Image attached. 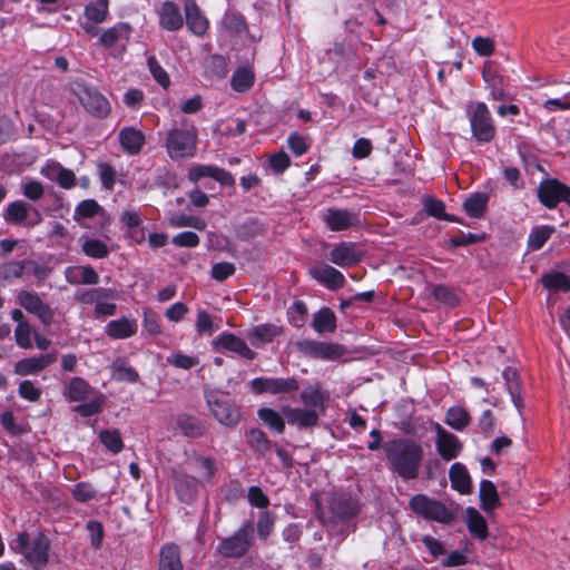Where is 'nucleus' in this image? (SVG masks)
<instances>
[{
  "instance_id": "1",
  "label": "nucleus",
  "mask_w": 570,
  "mask_h": 570,
  "mask_svg": "<svg viewBox=\"0 0 570 570\" xmlns=\"http://www.w3.org/2000/svg\"><path fill=\"white\" fill-rule=\"evenodd\" d=\"M382 450L390 471L403 481L419 476L424 450L420 443L409 438H395L383 442Z\"/></svg>"
},
{
  "instance_id": "2",
  "label": "nucleus",
  "mask_w": 570,
  "mask_h": 570,
  "mask_svg": "<svg viewBox=\"0 0 570 570\" xmlns=\"http://www.w3.org/2000/svg\"><path fill=\"white\" fill-rule=\"evenodd\" d=\"M17 551L21 553L32 570H45L50 561V540L42 532L31 539L29 532L22 531L18 533Z\"/></svg>"
},
{
  "instance_id": "3",
  "label": "nucleus",
  "mask_w": 570,
  "mask_h": 570,
  "mask_svg": "<svg viewBox=\"0 0 570 570\" xmlns=\"http://www.w3.org/2000/svg\"><path fill=\"white\" fill-rule=\"evenodd\" d=\"M181 125L180 128H171L165 140L167 154L173 160L193 157L196 154L198 130L187 120Z\"/></svg>"
},
{
  "instance_id": "4",
  "label": "nucleus",
  "mask_w": 570,
  "mask_h": 570,
  "mask_svg": "<svg viewBox=\"0 0 570 570\" xmlns=\"http://www.w3.org/2000/svg\"><path fill=\"white\" fill-rule=\"evenodd\" d=\"M410 510L428 521H435L441 524H452L456 519V511L446 507L443 502L419 493L411 497Z\"/></svg>"
},
{
  "instance_id": "5",
  "label": "nucleus",
  "mask_w": 570,
  "mask_h": 570,
  "mask_svg": "<svg viewBox=\"0 0 570 570\" xmlns=\"http://www.w3.org/2000/svg\"><path fill=\"white\" fill-rule=\"evenodd\" d=\"M205 400L210 414L227 428H235L240 422L242 415L235 401L227 392L210 390L205 392Z\"/></svg>"
},
{
  "instance_id": "6",
  "label": "nucleus",
  "mask_w": 570,
  "mask_h": 570,
  "mask_svg": "<svg viewBox=\"0 0 570 570\" xmlns=\"http://www.w3.org/2000/svg\"><path fill=\"white\" fill-rule=\"evenodd\" d=\"M254 540V525L250 521H246L233 535L222 538L216 551L224 558L239 559L247 554Z\"/></svg>"
},
{
  "instance_id": "7",
  "label": "nucleus",
  "mask_w": 570,
  "mask_h": 570,
  "mask_svg": "<svg viewBox=\"0 0 570 570\" xmlns=\"http://www.w3.org/2000/svg\"><path fill=\"white\" fill-rule=\"evenodd\" d=\"M471 132L480 144H487L494 139L497 126L485 102L479 101L468 112Z\"/></svg>"
},
{
  "instance_id": "8",
  "label": "nucleus",
  "mask_w": 570,
  "mask_h": 570,
  "mask_svg": "<svg viewBox=\"0 0 570 570\" xmlns=\"http://www.w3.org/2000/svg\"><path fill=\"white\" fill-rule=\"evenodd\" d=\"M535 195L539 203L547 209H556L560 203H566L570 207V186L558 178L542 179Z\"/></svg>"
},
{
  "instance_id": "9",
  "label": "nucleus",
  "mask_w": 570,
  "mask_h": 570,
  "mask_svg": "<svg viewBox=\"0 0 570 570\" xmlns=\"http://www.w3.org/2000/svg\"><path fill=\"white\" fill-rule=\"evenodd\" d=\"M73 92L82 107L97 118H106L110 112V104L96 88L85 82H76Z\"/></svg>"
},
{
  "instance_id": "10",
  "label": "nucleus",
  "mask_w": 570,
  "mask_h": 570,
  "mask_svg": "<svg viewBox=\"0 0 570 570\" xmlns=\"http://www.w3.org/2000/svg\"><path fill=\"white\" fill-rule=\"evenodd\" d=\"M298 352L303 355L323 361H335L345 355L344 345L332 342H317L313 340H302L296 343Z\"/></svg>"
},
{
  "instance_id": "11",
  "label": "nucleus",
  "mask_w": 570,
  "mask_h": 570,
  "mask_svg": "<svg viewBox=\"0 0 570 570\" xmlns=\"http://www.w3.org/2000/svg\"><path fill=\"white\" fill-rule=\"evenodd\" d=\"M250 389L255 394L268 393L272 395L291 394L299 390V382L292 377H255L250 381Z\"/></svg>"
},
{
  "instance_id": "12",
  "label": "nucleus",
  "mask_w": 570,
  "mask_h": 570,
  "mask_svg": "<svg viewBox=\"0 0 570 570\" xmlns=\"http://www.w3.org/2000/svg\"><path fill=\"white\" fill-rule=\"evenodd\" d=\"M3 219L9 225L33 227L42 220V217L38 209L18 199L8 204L3 212Z\"/></svg>"
},
{
  "instance_id": "13",
  "label": "nucleus",
  "mask_w": 570,
  "mask_h": 570,
  "mask_svg": "<svg viewBox=\"0 0 570 570\" xmlns=\"http://www.w3.org/2000/svg\"><path fill=\"white\" fill-rule=\"evenodd\" d=\"M328 509L337 521L347 522L360 514L361 503L351 493L340 492L331 497Z\"/></svg>"
},
{
  "instance_id": "14",
  "label": "nucleus",
  "mask_w": 570,
  "mask_h": 570,
  "mask_svg": "<svg viewBox=\"0 0 570 570\" xmlns=\"http://www.w3.org/2000/svg\"><path fill=\"white\" fill-rule=\"evenodd\" d=\"M213 347L216 351L235 353L248 361H253L257 357V353L249 348L243 338L230 332L220 333L213 341Z\"/></svg>"
},
{
  "instance_id": "15",
  "label": "nucleus",
  "mask_w": 570,
  "mask_h": 570,
  "mask_svg": "<svg viewBox=\"0 0 570 570\" xmlns=\"http://www.w3.org/2000/svg\"><path fill=\"white\" fill-rule=\"evenodd\" d=\"M364 253L353 242H341L331 249L328 259L340 267H351L362 262Z\"/></svg>"
},
{
  "instance_id": "16",
  "label": "nucleus",
  "mask_w": 570,
  "mask_h": 570,
  "mask_svg": "<svg viewBox=\"0 0 570 570\" xmlns=\"http://www.w3.org/2000/svg\"><path fill=\"white\" fill-rule=\"evenodd\" d=\"M19 304L29 313L36 315L43 325L53 322V311L37 294L29 291H21L18 294Z\"/></svg>"
},
{
  "instance_id": "17",
  "label": "nucleus",
  "mask_w": 570,
  "mask_h": 570,
  "mask_svg": "<svg viewBox=\"0 0 570 570\" xmlns=\"http://www.w3.org/2000/svg\"><path fill=\"white\" fill-rule=\"evenodd\" d=\"M323 222L331 232H342L358 225L360 216L356 213L341 208H327Z\"/></svg>"
},
{
  "instance_id": "18",
  "label": "nucleus",
  "mask_w": 570,
  "mask_h": 570,
  "mask_svg": "<svg viewBox=\"0 0 570 570\" xmlns=\"http://www.w3.org/2000/svg\"><path fill=\"white\" fill-rule=\"evenodd\" d=\"M173 484L180 502L185 504H191L195 502L198 495V479L185 472H175L173 476Z\"/></svg>"
},
{
  "instance_id": "19",
  "label": "nucleus",
  "mask_w": 570,
  "mask_h": 570,
  "mask_svg": "<svg viewBox=\"0 0 570 570\" xmlns=\"http://www.w3.org/2000/svg\"><path fill=\"white\" fill-rule=\"evenodd\" d=\"M436 450L444 461L455 459L462 451V443L459 438L444 430L439 423L435 424Z\"/></svg>"
},
{
  "instance_id": "20",
  "label": "nucleus",
  "mask_w": 570,
  "mask_h": 570,
  "mask_svg": "<svg viewBox=\"0 0 570 570\" xmlns=\"http://www.w3.org/2000/svg\"><path fill=\"white\" fill-rule=\"evenodd\" d=\"M283 413L289 425H296L299 429H312L320 422V413L313 409L285 406Z\"/></svg>"
},
{
  "instance_id": "21",
  "label": "nucleus",
  "mask_w": 570,
  "mask_h": 570,
  "mask_svg": "<svg viewBox=\"0 0 570 570\" xmlns=\"http://www.w3.org/2000/svg\"><path fill=\"white\" fill-rule=\"evenodd\" d=\"M309 275L330 291H337L345 284L344 275L338 269L327 264L311 268Z\"/></svg>"
},
{
  "instance_id": "22",
  "label": "nucleus",
  "mask_w": 570,
  "mask_h": 570,
  "mask_svg": "<svg viewBox=\"0 0 570 570\" xmlns=\"http://www.w3.org/2000/svg\"><path fill=\"white\" fill-rule=\"evenodd\" d=\"M56 360L55 353L21 358L14 364V372L21 376L37 374L53 364Z\"/></svg>"
},
{
  "instance_id": "23",
  "label": "nucleus",
  "mask_w": 570,
  "mask_h": 570,
  "mask_svg": "<svg viewBox=\"0 0 570 570\" xmlns=\"http://www.w3.org/2000/svg\"><path fill=\"white\" fill-rule=\"evenodd\" d=\"M282 334L283 328L281 326L272 323H265L254 326L247 333V338L254 347L262 348L264 345L272 343Z\"/></svg>"
},
{
  "instance_id": "24",
  "label": "nucleus",
  "mask_w": 570,
  "mask_h": 570,
  "mask_svg": "<svg viewBox=\"0 0 570 570\" xmlns=\"http://www.w3.org/2000/svg\"><path fill=\"white\" fill-rule=\"evenodd\" d=\"M185 14L188 29L196 36H204L208 29V20L202 13L195 0L185 1Z\"/></svg>"
},
{
  "instance_id": "25",
  "label": "nucleus",
  "mask_w": 570,
  "mask_h": 570,
  "mask_svg": "<svg viewBox=\"0 0 570 570\" xmlns=\"http://www.w3.org/2000/svg\"><path fill=\"white\" fill-rule=\"evenodd\" d=\"M158 570H184L181 549L177 543L169 542L160 547Z\"/></svg>"
},
{
  "instance_id": "26",
  "label": "nucleus",
  "mask_w": 570,
  "mask_h": 570,
  "mask_svg": "<svg viewBox=\"0 0 570 570\" xmlns=\"http://www.w3.org/2000/svg\"><path fill=\"white\" fill-rule=\"evenodd\" d=\"M119 144L128 155H138L146 144L145 135L134 127H124L118 135Z\"/></svg>"
},
{
  "instance_id": "27",
  "label": "nucleus",
  "mask_w": 570,
  "mask_h": 570,
  "mask_svg": "<svg viewBox=\"0 0 570 570\" xmlns=\"http://www.w3.org/2000/svg\"><path fill=\"white\" fill-rule=\"evenodd\" d=\"M301 401L305 406L314 407L313 410H320L323 414L326 410L330 394L327 391L321 389L318 383L307 385L299 395Z\"/></svg>"
},
{
  "instance_id": "28",
  "label": "nucleus",
  "mask_w": 570,
  "mask_h": 570,
  "mask_svg": "<svg viewBox=\"0 0 570 570\" xmlns=\"http://www.w3.org/2000/svg\"><path fill=\"white\" fill-rule=\"evenodd\" d=\"M138 324L136 320L120 317L112 320L105 326V333L112 340H126L137 333Z\"/></svg>"
},
{
  "instance_id": "29",
  "label": "nucleus",
  "mask_w": 570,
  "mask_h": 570,
  "mask_svg": "<svg viewBox=\"0 0 570 570\" xmlns=\"http://www.w3.org/2000/svg\"><path fill=\"white\" fill-rule=\"evenodd\" d=\"M159 26L167 31H177L184 26L179 7L173 1H165L159 11Z\"/></svg>"
},
{
  "instance_id": "30",
  "label": "nucleus",
  "mask_w": 570,
  "mask_h": 570,
  "mask_svg": "<svg viewBox=\"0 0 570 570\" xmlns=\"http://www.w3.org/2000/svg\"><path fill=\"white\" fill-rule=\"evenodd\" d=\"M464 521L470 534L484 541L489 537V528L484 517L473 507H468L464 511Z\"/></svg>"
},
{
  "instance_id": "31",
  "label": "nucleus",
  "mask_w": 570,
  "mask_h": 570,
  "mask_svg": "<svg viewBox=\"0 0 570 570\" xmlns=\"http://www.w3.org/2000/svg\"><path fill=\"white\" fill-rule=\"evenodd\" d=\"M131 32L132 27L128 22H117L101 33L99 43L105 48H111L121 40L127 43Z\"/></svg>"
},
{
  "instance_id": "32",
  "label": "nucleus",
  "mask_w": 570,
  "mask_h": 570,
  "mask_svg": "<svg viewBox=\"0 0 570 570\" xmlns=\"http://www.w3.org/2000/svg\"><path fill=\"white\" fill-rule=\"evenodd\" d=\"M449 478L453 490L461 494H470L472 492L471 476L463 463H453L449 470Z\"/></svg>"
},
{
  "instance_id": "33",
  "label": "nucleus",
  "mask_w": 570,
  "mask_h": 570,
  "mask_svg": "<svg viewBox=\"0 0 570 570\" xmlns=\"http://www.w3.org/2000/svg\"><path fill=\"white\" fill-rule=\"evenodd\" d=\"M479 497L480 507L485 513H491L501 505L497 487L488 479L481 480Z\"/></svg>"
},
{
  "instance_id": "34",
  "label": "nucleus",
  "mask_w": 570,
  "mask_h": 570,
  "mask_svg": "<svg viewBox=\"0 0 570 570\" xmlns=\"http://www.w3.org/2000/svg\"><path fill=\"white\" fill-rule=\"evenodd\" d=\"M266 230V225L258 217H248L235 227V235L243 242H249L264 236Z\"/></svg>"
},
{
  "instance_id": "35",
  "label": "nucleus",
  "mask_w": 570,
  "mask_h": 570,
  "mask_svg": "<svg viewBox=\"0 0 570 570\" xmlns=\"http://www.w3.org/2000/svg\"><path fill=\"white\" fill-rule=\"evenodd\" d=\"M91 391L92 387L88 381L80 376H73L66 385L63 395L70 402H83L90 396Z\"/></svg>"
},
{
  "instance_id": "36",
  "label": "nucleus",
  "mask_w": 570,
  "mask_h": 570,
  "mask_svg": "<svg viewBox=\"0 0 570 570\" xmlns=\"http://www.w3.org/2000/svg\"><path fill=\"white\" fill-rule=\"evenodd\" d=\"M502 377L504 380L505 389L511 397V401L520 411L523 407V400L521 396V382L517 370L508 366L503 370Z\"/></svg>"
},
{
  "instance_id": "37",
  "label": "nucleus",
  "mask_w": 570,
  "mask_h": 570,
  "mask_svg": "<svg viewBox=\"0 0 570 570\" xmlns=\"http://www.w3.org/2000/svg\"><path fill=\"white\" fill-rule=\"evenodd\" d=\"M312 327L318 334L334 333L337 327L335 313L326 306L320 308L313 316Z\"/></svg>"
},
{
  "instance_id": "38",
  "label": "nucleus",
  "mask_w": 570,
  "mask_h": 570,
  "mask_svg": "<svg viewBox=\"0 0 570 570\" xmlns=\"http://www.w3.org/2000/svg\"><path fill=\"white\" fill-rule=\"evenodd\" d=\"M177 426L185 436L191 439H198L206 433L205 423L198 417L187 413L178 415Z\"/></svg>"
},
{
  "instance_id": "39",
  "label": "nucleus",
  "mask_w": 570,
  "mask_h": 570,
  "mask_svg": "<svg viewBox=\"0 0 570 570\" xmlns=\"http://www.w3.org/2000/svg\"><path fill=\"white\" fill-rule=\"evenodd\" d=\"M542 286L552 293L570 292V276L563 272L552 271L541 276Z\"/></svg>"
},
{
  "instance_id": "40",
  "label": "nucleus",
  "mask_w": 570,
  "mask_h": 570,
  "mask_svg": "<svg viewBox=\"0 0 570 570\" xmlns=\"http://www.w3.org/2000/svg\"><path fill=\"white\" fill-rule=\"evenodd\" d=\"M554 233L556 227L552 225L532 227L527 239L528 249L531 252L540 250Z\"/></svg>"
},
{
  "instance_id": "41",
  "label": "nucleus",
  "mask_w": 570,
  "mask_h": 570,
  "mask_svg": "<svg viewBox=\"0 0 570 570\" xmlns=\"http://www.w3.org/2000/svg\"><path fill=\"white\" fill-rule=\"evenodd\" d=\"M490 196L487 193L471 194L463 203V209L471 218H482L487 212Z\"/></svg>"
},
{
  "instance_id": "42",
  "label": "nucleus",
  "mask_w": 570,
  "mask_h": 570,
  "mask_svg": "<svg viewBox=\"0 0 570 570\" xmlns=\"http://www.w3.org/2000/svg\"><path fill=\"white\" fill-rule=\"evenodd\" d=\"M247 444L258 455L264 456L272 449V442L266 433L259 429H250L245 432Z\"/></svg>"
},
{
  "instance_id": "43",
  "label": "nucleus",
  "mask_w": 570,
  "mask_h": 570,
  "mask_svg": "<svg viewBox=\"0 0 570 570\" xmlns=\"http://www.w3.org/2000/svg\"><path fill=\"white\" fill-rule=\"evenodd\" d=\"M255 82V73L248 67L237 68L230 79V86L236 92L248 91Z\"/></svg>"
},
{
  "instance_id": "44",
  "label": "nucleus",
  "mask_w": 570,
  "mask_h": 570,
  "mask_svg": "<svg viewBox=\"0 0 570 570\" xmlns=\"http://www.w3.org/2000/svg\"><path fill=\"white\" fill-rule=\"evenodd\" d=\"M111 370L116 381L137 383L139 380V373L124 357L115 360L111 364Z\"/></svg>"
},
{
  "instance_id": "45",
  "label": "nucleus",
  "mask_w": 570,
  "mask_h": 570,
  "mask_svg": "<svg viewBox=\"0 0 570 570\" xmlns=\"http://www.w3.org/2000/svg\"><path fill=\"white\" fill-rule=\"evenodd\" d=\"M115 298V291L106 287L85 289L77 294V301L81 304H99L101 301Z\"/></svg>"
},
{
  "instance_id": "46",
  "label": "nucleus",
  "mask_w": 570,
  "mask_h": 570,
  "mask_svg": "<svg viewBox=\"0 0 570 570\" xmlns=\"http://www.w3.org/2000/svg\"><path fill=\"white\" fill-rule=\"evenodd\" d=\"M51 171L56 173V180L61 188L70 189L76 185V176L71 169L55 163L43 169V174L49 178H52Z\"/></svg>"
},
{
  "instance_id": "47",
  "label": "nucleus",
  "mask_w": 570,
  "mask_h": 570,
  "mask_svg": "<svg viewBox=\"0 0 570 570\" xmlns=\"http://www.w3.org/2000/svg\"><path fill=\"white\" fill-rule=\"evenodd\" d=\"M444 422L455 431H463L471 423V415L461 406H452L446 411Z\"/></svg>"
},
{
  "instance_id": "48",
  "label": "nucleus",
  "mask_w": 570,
  "mask_h": 570,
  "mask_svg": "<svg viewBox=\"0 0 570 570\" xmlns=\"http://www.w3.org/2000/svg\"><path fill=\"white\" fill-rule=\"evenodd\" d=\"M98 438L99 441L104 444V446L112 454L120 453L125 448L120 432L117 429L101 430L98 434Z\"/></svg>"
},
{
  "instance_id": "49",
  "label": "nucleus",
  "mask_w": 570,
  "mask_h": 570,
  "mask_svg": "<svg viewBox=\"0 0 570 570\" xmlns=\"http://www.w3.org/2000/svg\"><path fill=\"white\" fill-rule=\"evenodd\" d=\"M222 24L232 35H240L247 31L246 19L237 11H227L222 19Z\"/></svg>"
},
{
  "instance_id": "50",
  "label": "nucleus",
  "mask_w": 570,
  "mask_h": 570,
  "mask_svg": "<svg viewBox=\"0 0 570 570\" xmlns=\"http://www.w3.org/2000/svg\"><path fill=\"white\" fill-rule=\"evenodd\" d=\"M257 416L262 420L269 429L277 433L285 431V420L277 411L271 407H261L257 411Z\"/></svg>"
},
{
  "instance_id": "51",
  "label": "nucleus",
  "mask_w": 570,
  "mask_h": 570,
  "mask_svg": "<svg viewBox=\"0 0 570 570\" xmlns=\"http://www.w3.org/2000/svg\"><path fill=\"white\" fill-rule=\"evenodd\" d=\"M109 13V0H96L85 7V17L94 23H101Z\"/></svg>"
},
{
  "instance_id": "52",
  "label": "nucleus",
  "mask_w": 570,
  "mask_h": 570,
  "mask_svg": "<svg viewBox=\"0 0 570 570\" xmlns=\"http://www.w3.org/2000/svg\"><path fill=\"white\" fill-rule=\"evenodd\" d=\"M82 253L91 258L101 259L109 255V248L105 242L98 238H87L81 244Z\"/></svg>"
},
{
  "instance_id": "53",
  "label": "nucleus",
  "mask_w": 570,
  "mask_h": 570,
  "mask_svg": "<svg viewBox=\"0 0 570 570\" xmlns=\"http://www.w3.org/2000/svg\"><path fill=\"white\" fill-rule=\"evenodd\" d=\"M194 464L204 482L209 483L213 481L217 472V465L213 458L198 455L195 458Z\"/></svg>"
},
{
  "instance_id": "54",
  "label": "nucleus",
  "mask_w": 570,
  "mask_h": 570,
  "mask_svg": "<svg viewBox=\"0 0 570 570\" xmlns=\"http://www.w3.org/2000/svg\"><path fill=\"white\" fill-rule=\"evenodd\" d=\"M483 80L489 89V98L492 100H504L508 97L502 86V78L497 75H490L485 70L482 72Z\"/></svg>"
},
{
  "instance_id": "55",
  "label": "nucleus",
  "mask_w": 570,
  "mask_h": 570,
  "mask_svg": "<svg viewBox=\"0 0 570 570\" xmlns=\"http://www.w3.org/2000/svg\"><path fill=\"white\" fill-rule=\"evenodd\" d=\"M76 272L79 274L78 277L67 276L69 283L72 284H86V285H96L99 283L100 277L97 271L90 266H78L76 267Z\"/></svg>"
},
{
  "instance_id": "56",
  "label": "nucleus",
  "mask_w": 570,
  "mask_h": 570,
  "mask_svg": "<svg viewBox=\"0 0 570 570\" xmlns=\"http://www.w3.org/2000/svg\"><path fill=\"white\" fill-rule=\"evenodd\" d=\"M307 306L303 301H294L288 308V322L296 328H301L305 325L307 317Z\"/></svg>"
},
{
  "instance_id": "57",
  "label": "nucleus",
  "mask_w": 570,
  "mask_h": 570,
  "mask_svg": "<svg viewBox=\"0 0 570 570\" xmlns=\"http://www.w3.org/2000/svg\"><path fill=\"white\" fill-rule=\"evenodd\" d=\"M27 262H7L0 265V279L10 282L23 275Z\"/></svg>"
},
{
  "instance_id": "58",
  "label": "nucleus",
  "mask_w": 570,
  "mask_h": 570,
  "mask_svg": "<svg viewBox=\"0 0 570 570\" xmlns=\"http://www.w3.org/2000/svg\"><path fill=\"white\" fill-rule=\"evenodd\" d=\"M275 524V515L273 512L265 510L259 512L256 523L257 534L262 540H266L273 532Z\"/></svg>"
},
{
  "instance_id": "59",
  "label": "nucleus",
  "mask_w": 570,
  "mask_h": 570,
  "mask_svg": "<svg viewBox=\"0 0 570 570\" xmlns=\"http://www.w3.org/2000/svg\"><path fill=\"white\" fill-rule=\"evenodd\" d=\"M487 239V234H473L468 233L464 234L463 232H460V236H454L449 239V249H454L458 247H464L472 244L482 243Z\"/></svg>"
},
{
  "instance_id": "60",
  "label": "nucleus",
  "mask_w": 570,
  "mask_h": 570,
  "mask_svg": "<svg viewBox=\"0 0 570 570\" xmlns=\"http://www.w3.org/2000/svg\"><path fill=\"white\" fill-rule=\"evenodd\" d=\"M147 66L155 81L159 83L164 89H167L170 85L169 75L161 67L155 56L148 57Z\"/></svg>"
},
{
  "instance_id": "61",
  "label": "nucleus",
  "mask_w": 570,
  "mask_h": 570,
  "mask_svg": "<svg viewBox=\"0 0 570 570\" xmlns=\"http://www.w3.org/2000/svg\"><path fill=\"white\" fill-rule=\"evenodd\" d=\"M72 498L79 503H87L97 498V490L89 482H78L73 485Z\"/></svg>"
},
{
  "instance_id": "62",
  "label": "nucleus",
  "mask_w": 570,
  "mask_h": 570,
  "mask_svg": "<svg viewBox=\"0 0 570 570\" xmlns=\"http://www.w3.org/2000/svg\"><path fill=\"white\" fill-rule=\"evenodd\" d=\"M433 297L451 307H455L460 304V298L453 289L445 285H436L432 291Z\"/></svg>"
},
{
  "instance_id": "63",
  "label": "nucleus",
  "mask_w": 570,
  "mask_h": 570,
  "mask_svg": "<svg viewBox=\"0 0 570 570\" xmlns=\"http://www.w3.org/2000/svg\"><path fill=\"white\" fill-rule=\"evenodd\" d=\"M101 206L98 204L96 199H83L81 200L75 209V218L81 217V218H92L95 217L100 210Z\"/></svg>"
},
{
  "instance_id": "64",
  "label": "nucleus",
  "mask_w": 570,
  "mask_h": 570,
  "mask_svg": "<svg viewBox=\"0 0 570 570\" xmlns=\"http://www.w3.org/2000/svg\"><path fill=\"white\" fill-rule=\"evenodd\" d=\"M223 494L227 502L234 503L244 497L245 490L239 480L232 479L224 485Z\"/></svg>"
}]
</instances>
